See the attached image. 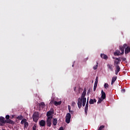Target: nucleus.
Segmentation results:
<instances>
[{"instance_id":"nucleus-1","label":"nucleus","mask_w":130,"mask_h":130,"mask_svg":"<svg viewBox=\"0 0 130 130\" xmlns=\"http://www.w3.org/2000/svg\"><path fill=\"white\" fill-rule=\"evenodd\" d=\"M32 119L35 122H37L39 120V112H35L32 115Z\"/></svg>"},{"instance_id":"nucleus-2","label":"nucleus","mask_w":130,"mask_h":130,"mask_svg":"<svg viewBox=\"0 0 130 130\" xmlns=\"http://www.w3.org/2000/svg\"><path fill=\"white\" fill-rule=\"evenodd\" d=\"M54 113V110H53L52 108L49 111L47 112L46 116L47 118L49 117H52V118H53V116L52 114Z\"/></svg>"},{"instance_id":"nucleus-3","label":"nucleus","mask_w":130,"mask_h":130,"mask_svg":"<svg viewBox=\"0 0 130 130\" xmlns=\"http://www.w3.org/2000/svg\"><path fill=\"white\" fill-rule=\"evenodd\" d=\"M52 117H48L47 119L46 123H47V126H48V127H50L51 126V125L52 124V123L51 122V120H52Z\"/></svg>"},{"instance_id":"nucleus-4","label":"nucleus","mask_w":130,"mask_h":130,"mask_svg":"<svg viewBox=\"0 0 130 130\" xmlns=\"http://www.w3.org/2000/svg\"><path fill=\"white\" fill-rule=\"evenodd\" d=\"M71 113H67L66 118V122H67V123H70V122H71Z\"/></svg>"},{"instance_id":"nucleus-5","label":"nucleus","mask_w":130,"mask_h":130,"mask_svg":"<svg viewBox=\"0 0 130 130\" xmlns=\"http://www.w3.org/2000/svg\"><path fill=\"white\" fill-rule=\"evenodd\" d=\"M39 124L40 125V126H45L46 122H45L44 120H41L39 122Z\"/></svg>"},{"instance_id":"nucleus-6","label":"nucleus","mask_w":130,"mask_h":130,"mask_svg":"<svg viewBox=\"0 0 130 130\" xmlns=\"http://www.w3.org/2000/svg\"><path fill=\"white\" fill-rule=\"evenodd\" d=\"M116 70L115 71V75H118V73L120 72V67H119V65H117L115 66Z\"/></svg>"},{"instance_id":"nucleus-7","label":"nucleus","mask_w":130,"mask_h":130,"mask_svg":"<svg viewBox=\"0 0 130 130\" xmlns=\"http://www.w3.org/2000/svg\"><path fill=\"white\" fill-rule=\"evenodd\" d=\"M83 102V100H81V98L78 99V106L79 109H81V107H82V103Z\"/></svg>"},{"instance_id":"nucleus-8","label":"nucleus","mask_w":130,"mask_h":130,"mask_svg":"<svg viewBox=\"0 0 130 130\" xmlns=\"http://www.w3.org/2000/svg\"><path fill=\"white\" fill-rule=\"evenodd\" d=\"M85 97H86V90L84 89V91L81 94L80 99H81V100H84V99H86V98Z\"/></svg>"},{"instance_id":"nucleus-9","label":"nucleus","mask_w":130,"mask_h":130,"mask_svg":"<svg viewBox=\"0 0 130 130\" xmlns=\"http://www.w3.org/2000/svg\"><path fill=\"white\" fill-rule=\"evenodd\" d=\"M101 98L102 99H103V100H104V99H105V98H106V93H105V92H104V91H103V90H102L101 91Z\"/></svg>"},{"instance_id":"nucleus-10","label":"nucleus","mask_w":130,"mask_h":130,"mask_svg":"<svg viewBox=\"0 0 130 130\" xmlns=\"http://www.w3.org/2000/svg\"><path fill=\"white\" fill-rule=\"evenodd\" d=\"M120 54H121V53H120V51L119 50H117L115 52H114V55H115V56H119Z\"/></svg>"},{"instance_id":"nucleus-11","label":"nucleus","mask_w":130,"mask_h":130,"mask_svg":"<svg viewBox=\"0 0 130 130\" xmlns=\"http://www.w3.org/2000/svg\"><path fill=\"white\" fill-rule=\"evenodd\" d=\"M107 67L108 68V69L109 70H110V71L111 72H113V66L112 64H108L107 65Z\"/></svg>"},{"instance_id":"nucleus-12","label":"nucleus","mask_w":130,"mask_h":130,"mask_svg":"<svg viewBox=\"0 0 130 130\" xmlns=\"http://www.w3.org/2000/svg\"><path fill=\"white\" fill-rule=\"evenodd\" d=\"M0 122H2V123H6L7 120L3 117H0Z\"/></svg>"},{"instance_id":"nucleus-13","label":"nucleus","mask_w":130,"mask_h":130,"mask_svg":"<svg viewBox=\"0 0 130 130\" xmlns=\"http://www.w3.org/2000/svg\"><path fill=\"white\" fill-rule=\"evenodd\" d=\"M129 52H130V47L129 46H127L125 49V54H127V53H129Z\"/></svg>"},{"instance_id":"nucleus-14","label":"nucleus","mask_w":130,"mask_h":130,"mask_svg":"<svg viewBox=\"0 0 130 130\" xmlns=\"http://www.w3.org/2000/svg\"><path fill=\"white\" fill-rule=\"evenodd\" d=\"M101 57L104 59H108V56H107V55H106L105 54H101Z\"/></svg>"},{"instance_id":"nucleus-15","label":"nucleus","mask_w":130,"mask_h":130,"mask_svg":"<svg viewBox=\"0 0 130 130\" xmlns=\"http://www.w3.org/2000/svg\"><path fill=\"white\" fill-rule=\"evenodd\" d=\"M6 123H9L10 124H15V122L11 119L6 120Z\"/></svg>"},{"instance_id":"nucleus-16","label":"nucleus","mask_w":130,"mask_h":130,"mask_svg":"<svg viewBox=\"0 0 130 130\" xmlns=\"http://www.w3.org/2000/svg\"><path fill=\"white\" fill-rule=\"evenodd\" d=\"M52 124L53 125H56L57 124V119L56 118H53V121H52Z\"/></svg>"},{"instance_id":"nucleus-17","label":"nucleus","mask_w":130,"mask_h":130,"mask_svg":"<svg viewBox=\"0 0 130 130\" xmlns=\"http://www.w3.org/2000/svg\"><path fill=\"white\" fill-rule=\"evenodd\" d=\"M117 79V77H116V76L112 77L111 85H113V84H114V82H115V81H116Z\"/></svg>"},{"instance_id":"nucleus-18","label":"nucleus","mask_w":130,"mask_h":130,"mask_svg":"<svg viewBox=\"0 0 130 130\" xmlns=\"http://www.w3.org/2000/svg\"><path fill=\"white\" fill-rule=\"evenodd\" d=\"M119 49L121 51V54H123L124 53V48L122 47V46H119Z\"/></svg>"},{"instance_id":"nucleus-19","label":"nucleus","mask_w":130,"mask_h":130,"mask_svg":"<svg viewBox=\"0 0 130 130\" xmlns=\"http://www.w3.org/2000/svg\"><path fill=\"white\" fill-rule=\"evenodd\" d=\"M54 105H55V106H58V105H60V104H61V101H59V102L54 101Z\"/></svg>"},{"instance_id":"nucleus-20","label":"nucleus","mask_w":130,"mask_h":130,"mask_svg":"<svg viewBox=\"0 0 130 130\" xmlns=\"http://www.w3.org/2000/svg\"><path fill=\"white\" fill-rule=\"evenodd\" d=\"M86 100H87V99H83V100H82V106L83 107H85V105H86Z\"/></svg>"},{"instance_id":"nucleus-21","label":"nucleus","mask_w":130,"mask_h":130,"mask_svg":"<svg viewBox=\"0 0 130 130\" xmlns=\"http://www.w3.org/2000/svg\"><path fill=\"white\" fill-rule=\"evenodd\" d=\"M119 62L118 61V60H115L114 61V64L115 66V67H116V66H118V64H119Z\"/></svg>"},{"instance_id":"nucleus-22","label":"nucleus","mask_w":130,"mask_h":130,"mask_svg":"<svg viewBox=\"0 0 130 130\" xmlns=\"http://www.w3.org/2000/svg\"><path fill=\"white\" fill-rule=\"evenodd\" d=\"M112 58L113 59H115L116 60H118V61H119V63H120V61H121V60H120V57L117 58V57H112Z\"/></svg>"},{"instance_id":"nucleus-23","label":"nucleus","mask_w":130,"mask_h":130,"mask_svg":"<svg viewBox=\"0 0 130 130\" xmlns=\"http://www.w3.org/2000/svg\"><path fill=\"white\" fill-rule=\"evenodd\" d=\"M16 119H18V120H22V119H23V116L22 115L18 116L16 117Z\"/></svg>"},{"instance_id":"nucleus-24","label":"nucleus","mask_w":130,"mask_h":130,"mask_svg":"<svg viewBox=\"0 0 130 130\" xmlns=\"http://www.w3.org/2000/svg\"><path fill=\"white\" fill-rule=\"evenodd\" d=\"M29 126V123L26 121L24 123V128H27Z\"/></svg>"},{"instance_id":"nucleus-25","label":"nucleus","mask_w":130,"mask_h":130,"mask_svg":"<svg viewBox=\"0 0 130 130\" xmlns=\"http://www.w3.org/2000/svg\"><path fill=\"white\" fill-rule=\"evenodd\" d=\"M88 107H89L86 106H85V107L84 111H85V114H86V115H87V113H88Z\"/></svg>"},{"instance_id":"nucleus-26","label":"nucleus","mask_w":130,"mask_h":130,"mask_svg":"<svg viewBox=\"0 0 130 130\" xmlns=\"http://www.w3.org/2000/svg\"><path fill=\"white\" fill-rule=\"evenodd\" d=\"M40 106H42V108H44V106H45V104H44V102H41L40 104H39Z\"/></svg>"},{"instance_id":"nucleus-27","label":"nucleus","mask_w":130,"mask_h":130,"mask_svg":"<svg viewBox=\"0 0 130 130\" xmlns=\"http://www.w3.org/2000/svg\"><path fill=\"white\" fill-rule=\"evenodd\" d=\"M27 121V120L26 119H22L21 121V124H23L24 123H25V122H26Z\"/></svg>"},{"instance_id":"nucleus-28","label":"nucleus","mask_w":130,"mask_h":130,"mask_svg":"<svg viewBox=\"0 0 130 130\" xmlns=\"http://www.w3.org/2000/svg\"><path fill=\"white\" fill-rule=\"evenodd\" d=\"M98 62H96L95 66H94L93 68V70H97V69H98Z\"/></svg>"},{"instance_id":"nucleus-29","label":"nucleus","mask_w":130,"mask_h":130,"mask_svg":"<svg viewBox=\"0 0 130 130\" xmlns=\"http://www.w3.org/2000/svg\"><path fill=\"white\" fill-rule=\"evenodd\" d=\"M103 99H101L100 98H99V100L98 102V104H99V103H101V102H102V101H103Z\"/></svg>"},{"instance_id":"nucleus-30","label":"nucleus","mask_w":130,"mask_h":130,"mask_svg":"<svg viewBox=\"0 0 130 130\" xmlns=\"http://www.w3.org/2000/svg\"><path fill=\"white\" fill-rule=\"evenodd\" d=\"M121 59L122 60V61H125V62L126 63H127V60H126V58L121 57Z\"/></svg>"},{"instance_id":"nucleus-31","label":"nucleus","mask_w":130,"mask_h":130,"mask_svg":"<svg viewBox=\"0 0 130 130\" xmlns=\"http://www.w3.org/2000/svg\"><path fill=\"white\" fill-rule=\"evenodd\" d=\"M97 85L98 84L94 83V86H93V91H96V89L97 88Z\"/></svg>"},{"instance_id":"nucleus-32","label":"nucleus","mask_w":130,"mask_h":130,"mask_svg":"<svg viewBox=\"0 0 130 130\" xmlns=\"http://www.w3.org/2000/svg\"><path fill=\"white\" fill-rule=\"evenodd\" d=\"M104 127H105V126L104 125H101L99 127V129L98 130H102L103 129V128H104Z\"/></svg>"},{"instance_id":"nucleus-33","label":"nucleus","mask_w":130,"mask_h":130,"mask_svg":"<svg viewBox=\"0 0 130 130\" xmlns=\"http://www.w3.org/2000/svg\"><path fill=\"white\" fill-rule=\"evenodd\" d=\"M89 104H94V100L93 99L90 100Z\"/></svg>"},{"instance_id":"nucleus-34","label":"nucleus","mask_w":130,"mask_h":130,"mask_svg":"<svg viewBox=\"0 0 130 130\" xmlns=\"http://www.w3.org/2000/svg\"><path fill=\"white\" fill-rule=\"evenodd\" d=\"M109 87V85H108V83H105L104 84V88L106 89V88H108Z\"/></svg>"},{"instance_id":"nucleus-35","label":"nucleus","mask_w":130,"mask_h":130,"mask_svg":"<svg viewBox=\"0 0 130 130\" xmlns=\"http://www.w3.org/2000/svg\"><path fill=\"white\" fill-rule=\"evenodd\" d=\"M94 84H98V76L96 77Z\"/></svg>"},{"instance_id":"nucleus-36","label":"nucleus","mask_w":130,"mask_h":130,"mask_svg":"<svg viewBox=\"0 0 130 130\" xmlns=\"http://www.w3.org/2000/svg\"><path fill=\"white\" fill-rule=\"evenodd\" d=\"M37 127V126L36 124H35L33 126H32V130H36V128Z\"/></svg>"},{"instance_id":"nucleus-37","label":"nucleus","mask_w":130,"mask_h":130,"mask_svg":"<svg viewBox=\"0 0 130 130\" xmlns=\"http://www.w3.org/2000/svg\"><path fill=\"white\" fill-rule=\"evenodd\" d=\"M88 99H89V98H88V99H87V101L86 102V104L85 106L89 107V101H88Z\"/></svg>"},{"instance_id":"nucleus-38","label":"nucleus","mask_w":130,"mask_h":130,"mask_svg":"<svg viewBox=\"0 0 130 130\" xmlns=\"http://www.w3.org/2000/svg\"><path fill=\"white\" fill-rule=\"evenodd\" d=\"M6 119L8 120L9 119H10V115H7L6 116Z\"/></svg>"},{"instance_id":"nucleus-39","label":"nucleus","mask_w":130,"mask_h":130,"mask_svg":"<svg viewBox=\"0 0 130 130\" xmlns=\"http://www.w3.org/2000/svg\"><path fill=\"white\" fill-rule=\"evenodd\" d=\"M127 47V44H124L122 46V47L124 48H125V47Z\"/></svg>"},{"instance_id":"nucleus-40","label":"nucleus","mask_w":130,"mask_h":130,"mask_svg":"<svg viewBox=\"0 0 130 130\" xmlns=\"http://www.w3.org/2000/svg\"><path fill=\"white\" fill-rule=\"evenodd\" d=\"M5 123H3V122H0L1 126H4L5 125Z\"/></svg>"},{"instance_id":"nucleus-41","label":"nucleus","mask_w":130,"mask_h":130,"mask_svg":"<svg viewBox=\"0 0 130 130\" xmlns=\"http://www.w3.org/2000/svg\"><path fill=\"white\" fill-rule=\"evenodd\" d=\"M68 110H69V112H71V111H72L71 110V106H70V105H68Z\"/></svg>"},{"instance_id":"nucleus-42","label":"nucleus","mask_w":130,"mask_h":130,"mask_svg":"<svg viewBox=\"0 0 130 130\" xmlns=\"http://www.w3.org/2000/svg\"><path fill=\"white\" fill-rule=\"evenodd\" d=\"M76 105V103L75 102H72V106H75Z\"/></svg>"},{"instance_id":"nucleus-43","label":"nucleus","mask_w":130,"mask_h":130,"mask_svg":"<svg viewBox=\"0 0 130 130\" xmlns=\"http://www.w3.org/2000/svg\"><path fill=\"white\" fill-rule=\"evenodd\" d=\"M124 92H125V89H122L121 90V92L122 93H124Z\"/></svg>"},{"instance_id":"nucleus-44","label":"nucleus","mask_w":130,"mask_h":130,"mask_svg":"<svg viewBox=\"0 0 130 130\" xmlns=\"http://www.w3.org/2000/svg\"><path fill=\"white\" fill-rule=\"evenodd\" d=\"M96 101H97V100H96V99H93V103H96Z\"/></svg>"},{"instance_id":"nucleus-45","label":"nucleus","mask_w":130,"mask_h":130,"mask_svg":"<svg viewBox=\"0 0 130 130\" xmlns=\"http://www.w3.org/2000/svg\"><path fill=\"white\" fill-rule=\"evenodd\" d=\"M70 112V113H71V114H73L74 111H71V112Z\"/></svg>"},{"instance_id":"nucleus-46","label":"nucleus","mask_w":130,"mask_h":130,"mask_svg":"<svg viewBox=\"0 0 130 130\" xmlns=\"http://www.w3.org/2000/svg\"><path fill=\"white\" fill-rule=\"evenodd\" d=\"M74 91H76V87H74Z\"/></svg>"},{"instance_id":"nucleus-47","label":"nucleus","mask_w":130,"mask_h":130,"mask_svg":"<svg viewBox=\"0 0 130 130\" xmlns=\"http://www.w3.org/2000/svg\"><path fill=\"white\" fill-rule=\"evenodd\" d=\"M72 67H74V64L72 65Z\"/></svg>"},{"instance_id":"nucleus-48","label":"nucleus","mask_w":130,"mask_h":130,"mask_svg":"<svg viewBox=\"0 0 130 130\" xmlns=\"http://www.w3.org/2000/svg\"><path fill=\"white\" fill-rule=\"evenodd\" d=\"M88 92H87V94H89V93Z\"/></svg>"}]
</instances>
